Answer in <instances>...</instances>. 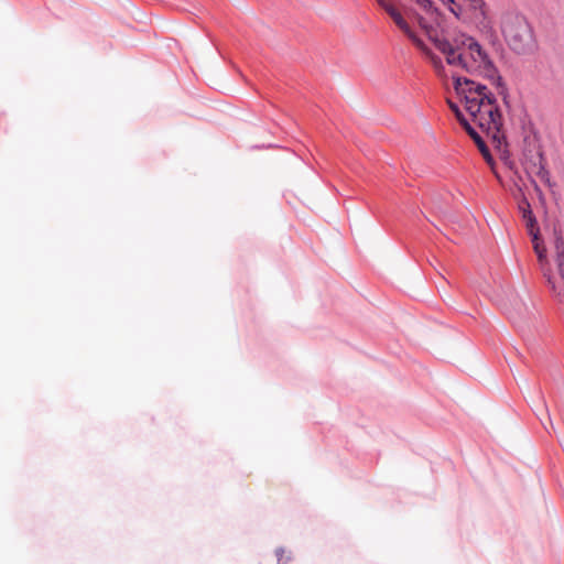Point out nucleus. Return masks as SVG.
<instances>
[{"mask_svg": "<svg viewBox=\"0 0 564 564\" xmlns=\"http://www.w3.org/2000/svg\"><path fill=\"white\" fill-rule=\"evenodd\" d=\"M454 89L471 122L500 147L506 138L503 118L492 91L485 85L460 77H454Z\"/></svg>", "mask_w": 564, "mask_h": 564, "instance_id": "nucleus-1", "label": "nucleus"}, {"mask_svg": "<svg viewBox=\"0 0 564 564\" xmlns=\"http://www.w3.org/2000/svg\"><path fill=\"white\" fill-rule=\"evenodd\" d=\"M435 46L445 56L449 65L458 66L469 73H488L491 69V62L473 37L463 42V47L456 50L447 40H435Z\"/></svg>", "mask_w": 564, "mask_h": 564, "instance_id": "nucleus-2", "label": "nucleus"}, {"mask_svg": "<svg viewBox=\"0 0 564 564\" xmlns=\"http://www.w3.org/2000/svg\"><path fill=\"white\" fill-rule=\"evenodd\" d=\"M501 32L509 46L517 53H524L533 44V33L527 19L517 12L508 11L501 15Z\"/></svg>", "mask_w": 564, "mask_h": 564, "instance_id": "nucleus-3", "label": "nucleus"}, {"mask_svg": "<svg viewBox=\"0 0 564 564\" xmlns=\"http://www.w3.org/2000/svg\"><path fill=\"white\" fill-rule=\"evenodd\" d=\"M393 22L398 25V28L404 32V34L413 42V44L420 48L421 51H423L427 56H430L431 58V62L433 63V66L435 67V69L440 73L441 70H443V64H442V61L435 56L434 54H432V52L426 47V45L423 43V41L421 39H419L416 36V34L412 31V29L410 28V25L408 24V22L404 20V18L402 17V14L398 11L397 13H394L393 15L390 17Z\"/></svg>", "mask_w": 564, "mask_h": 564, "instance_id": "nucleus-4", "label": "nucleus"}, {"mask_svg": "<svg viewBox=\"0 0 564 564\" xmlns=\"http://www.w3.org/2000/svg\"><path fill=\"white\" fill-rule=\"evenodd\" d=\"M543 276L546 280V284L550 289L552 297L561 305H564V280L556 278V275L550 270H545Z\"/></svg>", "mask_w": 564, "mask_h": 564, "instance_id": "nucleus-5", "label": "nucleus"}, {"mask_svg": "<svg viewBox=\"0 0 564 564\" xmlns=\"http://www.w3.org/2000/svg\"><path fill=\"white\" fill-rule=\"evenodd\" d=\"M519 210L522 215L523 220L525 221V227L529 234H534L539 231L536 218L533 215L531 206L525 197H523L519 203Z\"/></svg>", "mask_w": 564, "mask_h": 564, "instance_id": "nucleus-6", "label": "nucleus"}, {"mask_svg": "<svg viewBox=\"0 0 564 564\" xmlns=\"http://www.w3.org/2000/svg\"><path fill=\"white\" fill-rule=\"evenodd\" d=\"M529 235L532 238L534 252L538 256V261L541 265L542 272L544 273L545 270H550L549 260L546 257V248L544 247L543 242L540 239L539 231H535L534 234H529Z\"/></svg>", "mask_w": 564, "mask_h": 564, "instance_id": "nucleus-7", "label": "nucleus"}, {"mask_svg": "<svg viewBox=\"0 0 564 564\" xmlns=\"http://www.w3.org/2000/svg\"><path fill=\"white\" fill-rule=\"evenodd\" d=\"M554 250H555V264L557 274L556 278L564 280V241L563 238L555 232V241H554Z\"/></svg>", "mask_w": 564, "mask_h": 564, "instance_id": "nucleus-8", "label": "nucleus"}, {"mask_svg": "<svg viewBox=\"0 0 564 564\" xmlns=\"http://www.w3.org/2000/svg\"><path fill=\"white\" fill-rule=\"evenodd\" d=\"M468 134L474 139V141L476 142L479 151L481 152L484 159L486 160V162L491 166L492 171L495 172V169H494V159L486 145V143L484 142V140L481 139L480 134L475 130H469Z\"/></svg>", "mask_w": 564, "mask_h": 564, "instance_id": "nucleus-9", "label": "nucleus"}, {"mask_svg": "<svg viewBox=\"0 0 564 564\" xmlns=\"http://www.w3.org/2000/svg\"><path fill=\"white\" fill-rule=\"evenodd\" d=\"M469 9L474 12L476 19L481 22L488 19V7L485 0H466Z\"/></svg>", "mask_w": 564, "mask_h": 564, "instance_id": "nucleus-10", "label": "nucleus"}, {"mask_svg": "<svg viewBox=\"0 0 564 564\" xmlns=\"http://www.w3.org/2000/svg\"><path fill=\"white\" fill-rule=\"evenodd\" d=\"M447 105L449 107V109L455 113L457 120L460 122V124L465 128V130L467 131V133L469 132V130H473L475 129L471 123L465 118V116L463 115V112L460 111L459 107L453 102L452 100L447 99Z\"/></svg>", "mask_w": 564, "mask_h": 564, "instance_id": "nucleus-11", "label": "nucleus"}, {"mask_svg": "<svg viewBox=\"0 0 564 564\" xmlns=\"http://www.w3.org/2000/svg\"><path fill=\"white\" fill-rule=\"evenodd\" d=\"M414 19L417 22V24L421 26V29H423L425 31V33L430 37V40H432L434 43H435V40H440L436 36L434 29L427 24L426 20L423 17H421L420 14H414Z\"/></svg>", "mask_w": 564, "mask_h": 564, "instance_id": "nucleus-12", "label": "nucleus"}, {"mask_svg": "<svg viewBox=\"0 0 564 564\" xmlns=\"http://www.w3.org/2000/svg\"><path fill=\"white\" fill-rule=\"evenodd\" d=\"M275 554L278 557V564H285L289 561V557L284 556V551L282 549H278Z\"/></svg>", "mask_w": 564, "mask_h": 564, "instance_id": "nucleus-13", "label": "nucleus"}, {"mask_svg": "<svg viewBox=\"0 0 564 564\" xmlns=\"http://www.w3.org/2000/svg\"><path fill=\"white\" fill-rule=\"evenodd\" d=\"M377 2L383 10H387L392 4L389 0H377Z\"/></svg>", "mask_w": 564, "mask_h": 564, "instance_id": "nucleus-14", "label": "nucleus"}, {"mask_svg": "<svg viewBox=\"0 0 564 564\" xmlns=\"http://www.w3.org/2000/svg\"><path fill=\"white\" fill-rule=\"evenodd\" d=\"M377 2L383 10H387L392 4L389 0H377Z\"/></svg>", "mask_w": 564, "mask_h": 564, "instance_id": "nucleus-15", "label": "nucleus"}, {"mask_svg": "<svg viewBox=\"0 0 564 564\" xmlns=\"http://www.w3.org/2000/svg\"><path fill=\"white\" fill-rule=\"evenodd\" d=\"M390 17L398 12V10L391 4L387 10H384Z\"/></svg>", "mask_w": 564, "mask_h": 564, "instance_id": "nucleus-16", "label": "nucleus"}, {"mask_svg": "<svg viewBox=\"0 0 564 564\" xmlns=\"http://www.w3.org/2000/svg\"><path fill=\"white\" fill-rule=\"evenodd\" d=\"M390 17L398 12V10L391 4L387 10H384Z\"/></svg>", "mask_w": 564, "mask_h": 564, "instance_id": "nucleus-17", "label": "nucleus"}, {"mask_svg": "<svg viewBox=\"0 0 564 564\" xmlns=\"http://www.w3.org/2000/svg\"><path fill=\"white\" fill-rule=\"evenodd\" d=\"M540 175L542 176V178H545L547 176V171H545L544 169H541Z\"/></svg>", "mask_w": 564, "mask_h": 564, "instance_id": "nucleus-18", "label": "nucleus"}, {"mask_svg": "<svg viewBox=\"0 0 564 564\" xmlns=\"http://www.w3.org/2000/svg\"><path fill=\"white\" fill-rule=\"evenodd\" d=\"M443 3L447 4V3H451V4H454L455 1L454 0H441Z\"/></svg>", "mask_w": 564, "mask_h": 564, "instance_id": "nucleus-19", "label": "nucleus"}, {"mask_svg": "<svg viewBox=\"0 0 564 564\" xmlns=\"http://www.w3.org/2000/svg\"><path fill=\"white\" fill-rule=\"evenodd\" d=\"M451 12H453L455 15H458V13L455 11L454 8H449Z\"/></svg>", "mask_w": 564, "mask_h": 564, "instance_id": "nucleus-20", "label": "nucleus"}]
</instances>
